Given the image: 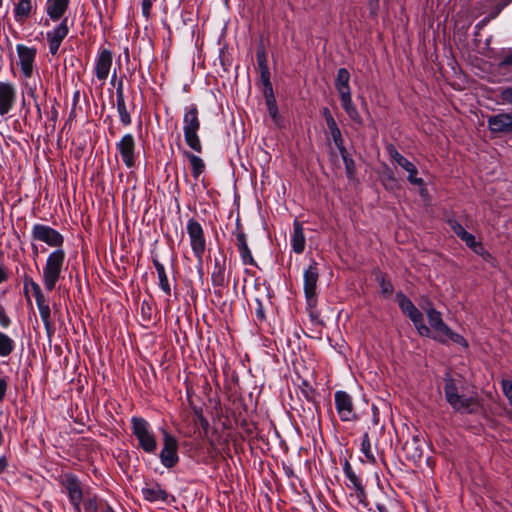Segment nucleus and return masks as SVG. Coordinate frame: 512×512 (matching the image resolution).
Returning a JSON list of instances; mask_svg holds the SVG:
<instances>
[{
  "mask_svg": "<svg viewBox=\"0 0 512 512\" xmlns=\"http://www.w3.org/2000/svg\"><path fill=\"white\" fill-rule=\"evenodd\" d=\"M39 314L41 317V320L44 324L47 337L49 340H51L52 336L55 333V327L51 319V309L49 306V303L38 306Z\"/></svg>",
  "mask_w": 512,
  "mask_h": 512,
  "instance_id": "nucleus-30",
  "label": "nucleus"
},
{
  "mask_svg": "<svg viewBox=\"0 0 512 512\" xmlns=\"http://www.w3.org/2000/svg\"><path fill=\"white\" fill-rule=\"evenodd\" d=\"M472 250H473V252H475L476 254H478V255H480V256H481V255H483V254H484V252H485V250H486V249L484 248V246L482 245V243L478 242V243L474 246V248H472Z\"/></svg>",
  "mask_w": 512,
  "mask_h": 512,
  "instance_id": "nucleus-57",
  "label": "nucleus"
},
{
  "mask_svg": "<svg viewBox=\"0 0 512 512\" xmlns=\"http://www.w3.org/2000/svg\"><path fill=\"white\" fill-rule=\"evenodd\" d=\"M492 133H512V113H499L488 118Z\"/></svg>",
  "mask_w": 512,
  "mask_h": 512,
  "instance_id": "nucleus-21",
  "label": "nucleus"
},
{
  "mask_svg": "<svg viewBox=\"0 0 512 512\" xmlns=\"http://www.w3.org/2000/svg\"><path fill=\"white\" fill-rule=\"evenodd\" d=\"M481 257L485 260V261H490L492 259V255L487 251L485 250L484 254L481 255Z\"/></svg>",
  "mask_w": 512,
  "mask_h": 512,
  "instance_id": "nucleus-61",
  "label": "nucleus"
},
{
  "mask_svg": "<svg viewBox=\"0 0 512 512\" xmlns=\"http://www.w3.org/2000/svg\"><path fill=\"white\" fill-rule=\"evenodd\" d=\"M183 155L189 160L192 169V176L197 180L205 170L204 161L199 156L186 150L183 152Z\"/></svg>",
  "mask_w": 512,
  "mask_h": 512,
  "instance_id": "nucleus-31",
  "label": "nucleus"
},
{
  "mask_svg": "<svg viewBox=\"0 0 512 512\" xmlns=\"http://www.w3.org/2000/svg\"><path fill=\"white\" fill-rule=\"evenodd\" d=\"M15 347V341L6 333L0 332V357H8Z\"/></svg>",
  "mask_w": 512,
  "mask_h": 512,
  "instance_id": "nucleus-33",
  "label": "nucleus"
},
{
  "mask_svg": "<svg viewBox=\"0 0 512 512\" xmlns=\"http://www.w3.org/2000/svg\"><path fill=\"white\" fill-rule=\"evenodd\" d=\"M427 318L430 327L435 332V335H433L434 340L442 344H446L448 341H451L464 348H468V342L465 338L448 327V325L443 321L439 311L434 308H430L427 311Z\"/></svg>",
  "mask_w": 512,
  "mask_h": 512,
  "instance_id": "nucleus-4",
  "label": "nucleus"
},
{
  "mask_svg": "<svg viewBox=\"0 0 512 512\" xmlns=\"http://www.w3.org/2000/svg\"><path fill=\"white\" fill-rule=\"evenodd\" d=\"M326 125L328 127V130L330 132V135L332 137L334 144L338 148L340 154H343L345 152L344 140L342 137L341 130L339 129L336 121H330V123H328Z\"/></svg>",
  "mask_w": 512,
  "mask_h": 512,
  "instance_id": "nucleus-32",
  "label": "nucleus"
},
{
  "mask_svg": "<svg viewBox=\"0 0 512 512\" xmlns=\"http://www.w3.org/2000/svg\"><path fill=\"white\" fill-rule=\"evenodd\" d=\"M448 224L451 230L461 239L463 235L467 232L464 227L455 219H449Z\"/></svg>",
  "mask_w": 512,
  "mask_h": 512,
  "instance_id": "nucleus-43",
  "label": "nucleus"
},
{
  "mask_svg": "<svg viewBox=\"0 0 512 512\" xmlns=\"http://www.w3.org/2000/svg\"><path fill=\"white\" fill-rule=\"evenodd\" d=\"M116 78V71H114L113 75H112V81H114Z\"/></svg>",
  "mask_w": 512,
  "mask_h": 512,
  "instance_id": "nucleus-63",
  "label": "nucleus"
},
{
  "mask_svg": "<svg viewBox=\"0 0 512 512\" xmlns=\"http://www.w3.org/2000/svg\"><path fill=\"white\" fill-rule=\"evenodd\" d=\"M267 106L269 114L275 120L276 117L278 116V108L276 106L275 99L272 94L270 95V97H267Z\"/></svg>",
  "mask_w": 512,
  "mask_h": 512,
  "instance_id": "nucleus-45",
  "label": "nucleus"
},
{
  "mask_svg": "<svg viewBox=\"0 0 512 512\" xmlns=\"http://www.w3.org/2000/svg\"><path fill=\"white\" fill-rule=\"evenodd\" d=\"M9 465L8 459L6 456L0 457V474L4 473Z\"/></svg>",
  "mask_w": 512,
  "mask_h": 512,
  "instance_id": "nucleus-56",
  "label": "nucleus"
},
{
  "mask_svg": "<svg viewBox=\"0 0 512 512\" xmlns=\"http://www.w3.org/2000/svg\"><path fill=\"white\" fill-rule=\"evenodd\" d=\"M501 384L504 395L508 399L510 405H512V381L502 380Z\"/></svg>",
  "mask_w": 512,
  "mask_h": 512,
  "instance_id": "nucleus-44",
  "label": "nucleus"
},
{
  "mask_svg": "<svg viewBox=\"0 0 512 512\" xmlns=\"http://www.w3.org/2000/svg\"><path fill=\"white\" fill-rule=\"evenodd\" d=\"M260 74H261V81L264 84L265 88L268 89L270 91V93H272V85H271V82H270V71H269V69L268 70L260 71Z\"/></svg>",
  "mask_w": 512,
  "mask_h": 512,
  "instance_id": "nucleus-47",
  "label": "nucleus"
},
{
  "mask_svg": "<svg viewBox=\"0 0 512 512\" xmlns=\"http://www.w3.org/2000/svg\"><path fill=\"white\" fill-rule=\"evenodd\" d=\"M16 51L19 57V66L25 78H30L33 74V64L36 58L37 49L23 44L16 45Z\"/></svg>",
  "mask_w": 512,
  "mask_h": 512,
  "instance_id": "nucleus-16",
  "label": "nucleus"
},
{
  "mask_svg": "<svg viewBox=\"0 0 512 512\" xmlns=\"http://www.w3.org/2000/svg\"><path fill=\"white\" fill-rule=\"evenodd\" d=\"M7 388H8V384H7V381L3 378H0V402L3 400L5 394H6V391H7Z\"/></svg>",
  "mask_w": 512,
  "mask_h": 512,
  "instance_id": "nucleus-53",
  "label": "nucleus"
},
{
  "mask_svg": "<svg viewBox=\"0 0 512 512\" xmlns=\"http://www.w3.org/2000/svg\"><path fill=\"white\" fill-rule=\"evenodd\" d=\"M256 59H257V64H258L259 71L268 70L269 69V67H268V60H267V53H266V51H265V49L263 47H260V48L257 49Z\"/></svg>",
  "mask_w": 512,
  "mask_h": 512,
  "instance_id": "nucleus-38",
  "label": "nucleus"
},
{
  "mask_svg": "<svg viewBox=\"0 0 512 512\" xmlns=\"http://www.w3.org/2000/svg\"><path fill=\"white\" fill-rule=\"evenodd\" d=\"M306 239L304 235V228L301 222L295 220L293 223V233L291 236L292 251L296 254L304 252Z\"/></svg>",
  "mask_w": 512,
  "mask_h": 512,
  "instance_id": "nucleus-27",
  "label": "nucleus"
},
{
  "mask_svg": "<svg viewBox=\"0 0 512 512\" xmlns=\"http://www.w3.org/2000/svg\"><path fill=\"white\" fill-rule=\"evenodd\" d=\"M70 0H47L45 3V12L48 19L44 21L45 26H49V21H62L63 16L69 8Z\"/></svg>",
  "mask_w": 512,
  "mask_h": 512,
  "instance_id": "nucleus-20",
  "label": "nucleus"
},
{
  "mask_svg": "<svg viewBox=\"0 0 512 512\" xmlns=\"http://www.w3.org/2000/svg\"><path fill=\"white\" fill-rule=\"evenodd\" d=\"M376 509L378 512H389L388 506L384 502H377Z\"/></svg>",
  "mask_w": 512,
  "mask_h": 512,
  "instance_id": "nucleus-58",
  "label": "nucleus"
},
{
  "mask_svg": "<svg viewBox=\"0 0 512 512\" xmlns=\"http://www.w3.org/2000/svg\"><path fill=\"white\" fill-rule=\"evenodd\" d=\"M361 451L370 463H375L376 459L371 449V442L368 433H365L362 438Z\"/></svg>",
  "mask_w": 512,
  "mask_h": 512,
  "instance_id": "nucleus-35",
  "label": "nucleus"
},
{
  "mask_svg": "<svg viewBox=\"0 0 512 512\" xmlns=\"http://www.w3.org/2000/svg\"><path fill=\"white\" fill-rule=\"evenodd\" d=\"M186 231L189 236L192 252L198 260V263L202 265L207 246L204 229L195 218H190L187 221Z\"/></svg>",
  "mask_w": 512,
  "mask_h": 512,
  "instance_id": "nucleus-7",
  "label": "nucleus"
},
{
  "mask_svg": "<svg viewBox=\"0 0 512 512\" xmlns=\"http://www.w3.org/2000/svg\"><path fill=\"white\" fill-rule=\"evenodd\" d=\"M116 107L119 113L120 121L124 126H129L132 123L130 113L127 109V105L124 97L123 82L118 83L116 89Z\"/></svg>",
  "mask_w": 512,
  "mask_h": 512,
  "instance_id": "nucleus-25",
  "label": "nucleus"
},
{
  "mask_svg": "<svg viewBox=\"0 0 512 512\" xmlns=\"http://www.w3.org/2000/svg\"><path fill=\"white\" fill-rule=\"evenodd\" d=\"M60 483L67 493L69 501L76 512H81V503L83 500V489L79 479L72 473L64 474Z\"/></svg>",
  "mask_w": 512,
  "mask_h": 512,
  "instance_id": "nucleus-10",
  "label": "nucleus"
},
{
  "mask_svg": "<svg viewBox=\"0 0 512 512\" xmlns=\"http://www.w3.org/2000/svg\"><path fill=\"white\" fill-rule=\"evenodd\" d=\"M236 246L240 253L241 260L244 265L256 266V261L254 260L251 250L247 244L246 234L241 228H237L236 230Z\"/></svg>",
  "mask_w": 512,
  "mask_h": 512,
  "instance_id": "nucleus-24",
  "label": "nucleus"
},
{
  "mask_svg": "<svg viewBox=\"0 0 512 512\" xmlns=\"http://www.w3.org/2000/svg\"><path fill=\"white\" fill-rule=\"evenodd\" d=\"M143 498L149 502H167L169 498L168 492L158 483L147 485L142 489Z\"/></svg>",
  "mask_w": 512,
  "mask_h": 512,
  "instance_id": "nucleus-26",
  "label": "nucleus"
},
{
  "mask_svg": "<svg viewBox=\"0 0 512 512\" xmlns=\"http://www.w3.org/2000/svg\"><path fill=\"white\" fill-rule=\"evenodd\" d=\"M66 260L64 249H55L49 253L43 267L42 280L47 291L55 289L57 282L61 278Z\"/></svg>",
  "mask_w": 512,
  "mask_h": 512,
  "instance_id": "nucleus-5",
  "label": "nucleus"
},
{
  "mask_svg": "<svg viewBox=\"0 0 512 512\" xmlns=\"http://www.w3.org/2000/svg\"><path fill=\"white\" fill-rule=\"evenodd\" d=\"M343 472L350 482V484H347L349 488L355 489L362 485L361 479L356 475L351 464L347 460L344 462Z\"/></svg>",
  "mask_w": 512,
  "mask_h": 512,
  "instance_id": "nucleus-34",
  "label": "nucleus"
},
{
  "mask_svg": "<svg viewBox=\"0 0 512 512\" xmlns=\"http://www.w3.org/2000/svg\"><path fill=\"white\" fill-rule=\"evenodd\" d=\"M34 297H35L37 307L49 303L48 300L46 299L44 293L42 292V290L35 293Z\"/></svg>",
  "mask_w": 512,
  "mask_h": 512,
  "instance_id": "nucleus-51",
  "label": "nucleus"
},
{
  "mask_svg": "<svg viewBox=\"0 0 512 512\" xmlns=\"http://www.w3.org/2000/svg\"><path fill=\"white\" fill-rule=\"evenodd\" d=\"M211 281L214 287L220 288L228 283V277L226 276V257L224 255L214 259Z\"/></svg>",
  "mask_w": 512,
  "mask_h": 512,
  "instance_id": "nucleus-23",
  "label": "nucleus"
},
{
  "mask_svg": "<svg viewBox=\"0 0 512 512\" xmlns=\"http://www.w3.org/2000/svg\"><path fill=\"white\" fill-rule=\"evenodd\" d=\"M349 82V71L346 68L338 69L335 78V88L339 94L341 105L345 112L347 113L350 120L356 125L362 127L364 125V122L356 106L353 104L351 87L349 85Z\"/></svg>",
  "mask_w": 512,
  "mask_h": 512,
  "instance_id": "nucleus-2",
  "label": "nucleus"
},
{
  "mask_svg": "<svg viewBox=\"0 0 512 512\" xmlns=\"http://www.w3.org/2000/svg\"><path fill=\"white\" fill-rule=\"evenodd\" d=\"M444 394L446 401L456 412L472 414L481 408L478 395L461 392L456 380L449 373L444 377Z\"/></svg>",
  "mask_w": 512,
  "mask_h": 512,
  "instance_id": "nucleus-1",
  "label": "nucleus"
},
{
  "mask_svg": "<svg viewBox=\"0 0 512 512\" xmlns=\"http://www.w3.org/2000/svg\"><path fill=\"white\" fill-rule=\"evenodd\" d=\"M201 127L199 110L196 104L185 107L183 115V133L186 144L195 152H202V144L198 132Z\"/></svg>",
  "mask_w": 512,
  "mask_h": 512,
  "instance_id": "nucleus-3",
  "label": "nucleus"
},
{
  "mask_svg": "<svg viewBox=\"0 0 512 512\" xmlns=\"http://www.w3.org/2000/svg\"><path fill=\"white\" fill-rule=\"evenodd\" d=\"M7 279V273L5 269L0 266V283L4 282Z\"/></svg>",
  "mask_w": 512,
  "mask_h": 512,
  "instance_id": "nucleus-60",
  "label": "nucleus"
},
{
  "mask_svg": "<svg viewBox=\"0 0 512 512\" xmlns=\"http://www.w3.org/2000/svg\"><path fill=\"white\" fill-rule=\"evenodd\" d=\"M112 63V52L107 48H101L95 60L94 73L97 79L102 83L107 80L112 67Z\"/></svg>",
  "mask_w": 512,
  "mask_h": 512,
  "instance_id": "nucleus-17",
  "label": "nucleus"
},
{
  "mask_svg": "<svg viewBox=\"0 0 512 512\" xmlns=\"http://www.w3.org/2000/svg\"><path fill=\"white\" fill-rule=\"evenodd\" d=\"M152 261L158 275L159 287L165 293L166 296H171V287L164 265L157 258H153Z\"/></svg>",
  "mask_w": 512,
  "mask_h": 512,
  "instance_id": "nucleus-29",
  "label": "nucleus"
},
{
  "mask_svg": "<svg viewBox=\"0 0 512 512\" xmlns=\"http://www.w3.org/2000/svg\"><path fill=\"white\" fill-rule=\"evenodd\" d=\"M153 1L154 0H142V13L146 18L150 15Z\"/></svg>",
  "mask_w": 512,
  "mask_h": 512,
  "instance_id": "nucleus-50",
  "label": "nucleus"
},
{
  "mask_svg": "<svg viewBox=\"0 0 512 512\" xmlns=\"http://www.w3.org/2000/svg\"><path fill=\"white\" fill-rule=\"evenodd\" d=\"M377 280L379 282L381 294L384 297H390L394 291L391 281L383 274L377 276Z\"/></svg>",
  "mask_w": 512,
  "mask_h": 512,
  "instance_id": "nucleus-36",
  "label": "nucleus"
},
{
  "mask_svg": "<svg viewBox=\"0 0 512 512\" xmlns=\"http://www.w3.org/2000/svg\"><path fill=\"white\" fill-rule=\"evenodd\" d=\"M355 490V497L358 500V502L365 508L368 507V501H367V494L365 492V488L362 485L358 486Z\"/></svg>",
  "mask_w": 512,
  "mask_h": 512,
  "instance_id": "nucleus-42",
  "label": "nucleus"
},
{
  "mask_svg": "<svg viewBox=\"0 0 512 512\" xmlns=\"http://www.w3.org/2000/svg\"><path fill=\"white\" fill-rule=\"evenodd\" d=\"M461 240L465 242V244L470 248H474V246L478 243L475 239V236L469 232H466L463 237H461Z\"/></svg>",
  "mask_w": 512,
  "mask_h": 512,
  "instance_id": "nucleus-48",
  "label": "nucleus"
},
{
  "mask_svg": "<svg viewBox=\"0 0 512 512\" xmlns=\"http://www.w3.org/2000/svg\"><path fill=\"white\" fill-rule=\"evenodd\" d=\"M335 407L340 419L344 422L357 419L352 397L345 391H336L334 394Z\"/></svg>",
  "mask_w": 512,
  "mask_h": 512,
  "instance_id": "nucleus-14",
  "label": "nucleus"
},
{
  "mask_svg": "<svg viewBox=\"0 0 512 512\" xmlns=\"http://www.w3.org/2000/svg\"><path fill=\"white\" fill-rule=\"evenodd\" d=\"M371 11H375L378 8L379 0H368Z\"/></svg>",
  "mask_w": 512,
  "mask_h": 512,
  "instance_id": "nucleus-59",
  "label": "nucleus"
},
{
  "mask_svg": "<svg viewBox=\"0 0 512 512\" xmlns=\"http://www.w3.org/2000/svg\"><path fill=\"white\" fill-rule=\"evenodd\" d=\"M399 308L414 324L416 330L421 336L429 337L431 330L423 321V314L413 304V302L402 292L396 294Z\"/></svg>",
  "mask_w": 512,
  "mask_h": 512,
  "instance_id": "nucleus-8",
  "label": "nucleus"
},
{
  "mask_svg": "<svg viewBox=\"0 0 512 512\" xmlns=\"http://www.w3.org/2000/svg\"><path fill=\"white\" fill-rule=\"evenodd\" d=\"M10 324H11V320H10L9 316L6 314L4 307H2L0 305V325L3 328H7L10 326Z\"/></svg>",
  "mask_w": 512,
  "mask_h": 512,
  "instance_id": "nucleus-49",
  "label": "nucleus"
},
{
  "mask_svg": "<svg viewBox=\"0 0 512 512\" xmlns=\"http://www.w3.org/2000/svg\"><path fill=\"white\" fill-rule=\"evenodd\" d=\"M162 465L168 469L175 467L179 462L178 441L167 431H163V447L159 454Z\"/></svg>",
  "mask_w": 512,
  "mask_h": 512,
  "instance_id": "nucleus-11",
  "label": "nucleus"
},
{
  "mask_svg": "<svg viewBox=\"0 0 512 512\" xmlns=\"http://www.w3.org/2000/svg\"><path fill=\"white\" fill-rule=\"evenodd\" d=\"M2 3V0H0V4Z\"/></svg>",
  "mask_w": 512,
  "mask_h": 512,
  "instance_id": "nucleus-64",
  "label": "nucleus"
},
{
  "mask_svg": "<svg viewBox=\"0 0 512 512\" xmlns=\"http://www.w3.org/2000/svg\"><path fill=\"white\" fill-rule=\"evenodd\" d=\"M68 33V18H63L53 30L47 32L46 39L49 46V52L52 55L57 54L61 43L67 37Z\"/></svg>",
  "mask_w": 512,
  "mask_h": 512,
  "instance_id": "nucleus-18",
  "label": "nucleus"
},
{
  "mask_svg": "<svg viewBox=\"0 0 512 512\" xmlns=\"http://www.w3.org/2000/svg\"><path fill=\"white\" fill-rule=\"evenodd\" d=\"M512 65V52H510L509 54H507L506 56L503 57V59L499 62V68L502 69V68H505L507 66H511Z\"/></svg>",
  "mask_w": 512,
  "mask_h": 512,
  "instance_id": "nucleus-52",
  "label": "nucleus"
},
{
  "mask_svg": "<svg viewBox=\"0 0 512 512\" xmlns=\"http://www.w3.org/2000/svg\"><path fill=\"white\" fill-rule=\"evenodd\" d=\"M36 0H14L13 17L16 23L25 24L36 12Z\"/></svg>",
  "mask_w": 512,
  "mask_h": 512,
  "instance_id": "nucleus-19",
  "label": "nucleus"
},
{
  "mask_svg": "<svg viewBox=\"0 0 512 512\" xmlns=\"http://www.w3.org/2000/svg\"><path fill=\"white\" fill-rule=\"evenodd\" d=\"M103 512H114L110 507H106V509Z\"/></svg>",
  "mask_w": 512,
  "mask_h": 512,
  "instance_id": "nucleus-62",
  "label": "nucleus"
},
{
  "mask_svg": "<svg viewBox=\"0 0 512 512\" xmlns=\"http://www.w3.org/2000/svg\"><path fill=\"white\" fill-rule=\"evenodd\" d=\"M29 287L31 288L32 292H33V296L35 295V293L39 292L41 289L40 285L35 282L32 278L30 277H26L24 279V293L25 295L28 294V291H29Z\"/></svg>",
  "mask_w": 512,
  "mask_h": 512,
  "instance_id": "nucleus-41",
  "label": "nucleus"
},
{
  "mask_svg": "<svg viewBox=\"0 0 512 512\" xmlns=\"http://www.w3.org/2000/svg\"><path fill=\"white\" fill-rule=\"evenodd\" d=\"M116 149L121 156L124 165L127 168H133L136 163V142L134 136L130 133L121 137L116 143Z\"/></svg>",
  "mask_w": 512,
  "mask_h": 512,
  "instance_id": "nucleus-15",
  "label": "nucleus"
},
{
  "mask_svg": "<svg viewBox=\"0 0 512 512\" xmlns=\"http://www.w3.org/2000/svg\"><path fill=\"white\" fill-rule=\"evenodd\" d=\"M255 314H256V317L259 320H264L265 319L264 309H263V306H262L260 301H258V307H257V309L255 311Z\"/></svg>",
  "mask_w": 512,
  "mask_h": 512,
  "instance_id": "nucleus-55",
  "label": "nucleus"
},
{
  "mask_svg": "<svg viewBox=\"0 0 512 512\" xmlns=\"http://www.w3.org/2000/svg\"><path fill=\"white\" fill-rule=\"evenodd\" d=\"M342 159L345 164V170L348 178H353L355 175V163L352 158H350L347 154V150L345 149V152L341 154Z\"/></svg>",
  "mask_w": 512,
  "mask_h": 512,
  "instance_id": "nucleus-39",
  "label": "nucleus"
},
{
  "mask_svg": "<svg viewBox=\"0 0 512 512\" xmlns=\"http://www.w3.org/2000/svg\"><path fill=\"white\" fill-rule=\"evenodd\" d=\"M31 237L35 241H40L47 244L50 247L56 249H63L62 246L64 244L63 235L57 231L56 229L44 225V224H35L31 229Z\"/></svg>",
  "mask_w": 512,
  "mask_h": 512,
  "instance_id": "nucleus-9",
  "label": "nucleus"
},
{
  "mask_svg": "<svg viewBox=\"0 0 512 512\" xmlns=\"http://www.w3.org/2000/svg\"><path fill=\"white\" fill-rule=\"evenodd\" d=\"M322 115L325 119L326 124L330 123V121H335L334 117L332 116L330 110L327 107L322 109Z\"/></svg>",
  "mask_w": 512,
  "mask_h": 512,
  "instance_id": "nucleus-54",
  "label": "nucleus"
},
{
  "mask_svg": "<svg viewBox=\"0 0 512 512\" xmlns=\"http://www.w3.org/2000/svg\"><path fill=\"white\" fill-rule=\"evenodd\" d=\"M83 505L86 512H97L98 505H97V498L96 496H90L87 495L86 497L83 496Z\"/></svg>",
  "mask_w": 512,
  "mask_h": 512,
  "instance_id": "nucleus-40",
  "label": "nucleus"
},
{
  "mask_svg": "<svg viewBox=\"0 0 512 512\" xmlns=\"http://www.w3.org/2000/svg\"><path fill=\"white\" fill-rule=\"evenodd\" d=\"M500 98L503 103L512 104V86L503 88L500 91Z\"/></svg>",
  "mask_w": 512,
  "mask_h": 512,
  "instance_id": "nucleus-46",
  "label": "nucleus"
},
{
  "mask_svg": "<svg viewBox=\"0 0 512 512\" xmlns=\"http://www.w3.org/2000/svg\"><path fill=\"white\" fill-rule=\"evenodd\" d=\"M132 434L138 441V447L144 452L154 454L157 450V440L150 423L142 417H132Z\"/></svg>",
  "mask_w": 512,
  "mask_h": 512,
  "instance_id": "nucleus-6",
  "label": "nucleus"
},
{
  "mask_svg": "<svg viewBox=\"0 0 512 512\" xmlns=\"http://www.w3.org/2000/svg\"><path fill=\"white\" fill-rule=\"evenodd\" d=\"M319 279L318 263L312 259L308 267L303 273V289L306 300L309 305H313L316 301L317 283Z\"/></svg>",
  "mask_w": 512,
  "mask_h": 512,
  "instance_id": "nucleus-12",
  "label": "nucleus"
},
{
  "mask_svg": "<svg viewBox=\"0 0 512 512\" xmlns=\"http://www.w3.org/2000/svg\"><path fill=\"white\" fill-rule=\"evenodd\" d=\"M386 150L390 158L408 172L407 179L411 184L418 186H422L424 184L423 179L416 176L418 173L416 166L401 155L393 144L387 145Z\"/></svg>",
  "mask_w": 512,
  "mask_h": 512,
  "instance_id": "nucleus-13",
  "label": "nucleus"
},
{
  "mask_svg": "<svg viewBox=\"0 0 512 512\" xmlns=\"http://www.w3.org/2000/svg\"><path fill=\"white\" fill-rule=\"evenodd\" d=\"M193 413H194V416H195V419H194L195 424H199L203 428V430L206 432L208 430V427H209V422L204 417L202 408L194 406L193 407Z\"/></svg>",
  "mask_w": 512,
  "mask_h": 512,
  "instance_id": "nucleus-37",
  "label": "nucleus"
},
{
  "mask_svg": "<svg viewBox=\"0 0 512 512\" xmlns=\"http://www.w3.org/2000/svg\"><path fill=\"white\" fill-rule=\"evenodd\" d=\"M16 100V90L11 83L0 82V115L7 114Z\"/></svg>",
  "mask_w": 512,
  "mask_h": 512,
  "instance_id": "nucleus-22",
  "label": "nucleus"
},
{
  "mask_svg": "<svg viewBox=\"0 0 512 512\" xmlns=\"http://www.w3.org/2000/svg\"><path fill=\"white\" fill-rule=\"evenodd\" d=\"M403 450L408 460L417 462L422 458L423 450L420 439L417 436H413L411 440L406 441L403 445Z\"/></svg>",
  "mask_w": 512,
  "mask_h": 512,
  "instance_id": "nucleus-28",
  "label": "nucleus"
}]
</instances>
